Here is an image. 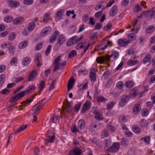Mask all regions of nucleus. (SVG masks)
Instances as JSON below:
<instances>
[{"label":"nucleus","mask_w":155,"mask_h":155,"mask_svg":"<svg viewBox=\"0 0 155 155\" xmlns=\"http://www.w3.org/2000/svg\"><path fill=\"white\" fill-rule=\"evenodd\" d=\"M25 94V91H21L14 97L10 98L9 100V102L11 103H13L16 101L24 96Z\"/></svg>","instance_id":"f257e3e1"},{"label":"nucleus","mask_w":155,"mask_h":155,"mask_svg":"<svg viewBox=\"0 0 155 155\" xmlns=\"http://www.w3.org/2000/svg\"><path fill=\"white\" fill-rule=\"evenodd\" d=\"M113 56V54L112 52L111 55L109 56L108 55H107L106 57H105L104 56H101L97 58L96 61L97 62L100 64L103 63L105 60L108 61H110V58L112 57Z\"/></svg>","instance_id":"f03ea898"},{"label":"nucleus","mask_w":155,"mask_h":155,"mask_svg":"<svg viewBox=\"0 0 155 155\" xmlns=\"http://www.w3.org/2000/svg\"><path fill=\"white\" fill-rule=\"evenodd\" d=\"M82 153V151L79 148L75 147L69 152V155H81Z\"/></svg>","instance_id":"7ed1b4c3"},{"label":"nucleus","mask_w":155,"mask_h":155,"mask_svg":"<svg viewBox=\"0 0 155 155\" xmlns=\"http://www.w3.org/2000/svg\"><path fill=\"white\" fill-rule=\"evenodd\" d=\"M37 71L35 70H33L30 72L28 77L29 81H31L34 80L37 75Z\"/></svg>","instance_id":"20e7f679"},{"label":"nucleus","mask_w":155,"mask_h":155,"mask_svg":"<svg viewBox=\"0 0 155 155\" xmlns=\"http://www.w3.org/2000/svg\"><path fill=\"white\" fill-rule=\"evenodd\" d=\"M129 98V97L128 96L124 95L122 97V98L119 103V105L121 107H123L128 101Z\"/></svg>","instance_id":"39448f33"},{"label":"nucleus","mask_w":155,"mask_h":155,"mask_svg":"<svg viewBox=\"0 0 155 155\" xmlns=\"http://www.w3.org/2000/svg\"><path fill=\"white\" fill-rule=\"evenodd\" d=\"M120 147V144L119 143H114V144L109 148L108 151L111 152H116L117 151Z\"/></svg>","instance_id":"423d86ee"},{"label":"nucleus","mask_w":155,"mask_h":155,"mask_svg":"<svg viewBox=\"0 0 155 155\" xmlns=\"http://www.w3.org/2000/svg\"><path fill=\"white\" fill-rule=\"evenodd\" d=\"M91 103L90 101H87L83 105L81 109V112L84 113L87 110L89 109L91 107Z\"/></svg>","instance_id":"0eeeda50"},{"label":"nucleus","mask_w":155,"mask_h":155,"mask_svg":"<svg viewBox=\"0 0 155 155\" xmlns=\"http://www.w3.org/2000/svg\"><path fill=\"white\" fill-rule=\"evenodd\" d=\"M89 76L92 82H94L96 81V74L95 72V69L94 68H93L91 70Z\"/></svg>","instance_id":"6e6552de"},{"label":"nucleus","mask_w":155,"mask_h":155,"mask_svg":"<svg viewBox=\"0 0 155 155\" xmlns=\"http://www.w3.org/2000/svg\"><path fill=\"white\" fill-rule=\"evenodd\" d=\"M16 0H8V2L9 3V7L11 8H16L20 5L19 3L16 1Z\"/></svg>","instance_id":"1a4fd4ad"},{"label":"nucleus","mask_w":155,"mask_h":155,"mask_svg":"<svg viewBox=\"0 0 155 155\" xmlns=\"http://www.w3.org/2000/svg\"><path fill=\"white\" fill-rule=\"evenodd\" d=\"M34 98V96H32L31 97H30V99H27L26 100V101H24L21 103V104H22L23 105H20V107H21L22 106L24 107H25L26 106L29 105L30 103L33 101Z\"/></svg>","instance_id":"9d476101"},{"label":"nucleus","mask_w":155,"mask_h":155,"mask_svg":"<svg viewBox=\"0 0 155 155\" xmlns=\"http://www.w3.org/2000/svg\"><path fill=\"white\" fill-rule=\"evenodd\" d=\"M143 13H145V15L150 16L153 18H155V11L152 8L151 10H148L146 12H144Z\"/></svg>","instance_id":"9b49d317"},{"label":"nucleus","mask_w":155,"mask_h":155,"mask_svg":"<svg viewBox=\"0 0 155 155\" xmlns=\"http://www.w3.org/2000/svg\"><path fill=\"white\" fill-rule=\"evenodd\" d=\"M75 80L74 78H71L69 80L67 86V90L69 91L73 88Z\"/></svg>","instance_id":"f8f14e48"},{"label":"nucleus","mask_w":155,"mask_h":155,"mask_svg":"<svg viewBox=\"0 0 155 155\" xmlns=\"http://www.w3.org/2000/svg\"><path fill=\"white\" fill-rule=\"evenodd\" d=\"M76 37L74 36L71 38L67 42L66 45L68 46H70L74 45V44L77 43L75 40Z\"/></svg>","instance_id":"ddd939ff"},{"label":"nucleus","mask_w":155,"mask_h":155,"mask_svg":"<svg viewBox=\"0 0 155 155\" xmlns=\"http://www.w3.org/2000/svg\"><path fill=\"white\" fill-rule=\"evenodd\" d=\"M117 7L116 5L113 6L110 10L109 15L111 16H113L115 15L117 12Z\"/></svg>","instance_id":"4468645a"},{"label":"nucleus","mask_w":155,"mask_h":155,"mask_svg":"<svg viewBox=\"0 0 155 155\" xmlns=\"http://www.w3.org/2000/svg\"><path fill=\"white\" fill-rule=\"evenodd\" d=\"M151 56L150 54H147L144 58L143 63L144 64H146L147 65L150 64V61L151 59Z\"/></svg>","instance_id":"2eb2a0df"},{"label":"nucleus","mask_w":155,"mask_h":155,"mask_svg":"<svg viewBox=\"0 0 155 155\" xmlns=\"http://www.w3.org/2000/svg\"><path fill=\"white\" fill-rule=\"evenodd\" d=\"M129 43L128 40L127 39H120L118 40V43L120 46L124 47L127 45Z\"/></svg>","instance_id":"dca6fc26"},{"label":"nucleus","mask_w":155,"mask_h":155,"mask_svg":"<svg viewBox=\"0 0 155 155\" xmlns=\"http://www.w3.org/2000/svg\"><path fill=\"white\" fill-rule=\"evenodd\" d=\"M51 31L50 28L48 27L44 29L41 32L42 36L44 37L49 34Z\"/></svg>","instance_id":"f3484780"},{"label":"nucleus","mask_w":155,"mask_h":155,"mask_svg":"<svg viewBox=\"0 0 155 155\" xmlns=\"http://www.w3.org/2000/svg\"><path fill=\"white\" fill-rule=\"evenodd\" d=\"M59 34V32L58 31H55L52 35V36L50 38L49 42L50 43H52L54 42L56 39V37Z\"/></svg>","instance_id":"a211bd4d"},{"label":"nucleus","mask_w":155,"mask_h":155,"mask_svg":"<svg viewBox=\"0 0 155 155\" xmlns=\"http://www.w3.org/2000/svg\"><path fill=\"white\" fill-rule=\"evenodd\" d=\"M24 18L22 17H19L15 18L13 21L14 25H18L22 22L24 20Z\"/></svg>","instance_id":"6ab92c4d"},{"label":"nucleus","mask_w":155,"mask_h":155,"mask_svg":"<svg viewBox=\"0 0 155 155\" xmlns=\"http://www.w3.org/2000/svg\"><path fill=\"white\" fill-rule=\"evenodd\" d=\"M54 136L52 135L51 136L50 135H48L47 136V139H46L45 142V144L47 145L49 143H51L52 141L54 140Z\"/></svg>","instance_id":"aec40b11"},{"label":"nucleus","mask_w":155,"mask_h":155,"mask_svg":"<svg viewBox=\"0 0 155 155\" xmlns=\"http://www.w3.org/2000/svg\"><path fill=\"white\" fill-rule=\"evenodd\" d=\"M64 10L63 9H61L58 11L55 15V18H56L58 17L59 19L62 18L63 14L64 13Z\"/></svg>","instance_id":"412c9836"},{"label":"nucleus","mask_w":155,"mask_h":155,"mask_svg":"<svg viewBox=\"0 0 155 155\" xmlns=\"http://www.w3.org/2000/svg\"><path fill=\"white\" fill-rule=\"evenodd\" d=\"M138 90L135 89H132L130 91V95L131 98H134L138 94Z\"/></svg>","instance_id":"4be33fe9"},{"label":"nucleus","mask_w":155,"mask_h":155,"mask_svg":"<svg viewBox=\"0 0 155 155\" xmlns=\"http://www.w3.org/2000/svg\"><path fill=\"white\" fill-rule=\"evenodd\" d=\"M95 115L94 117L96 119L98 120H101L103 119V117L101 114L99 113L98 111H95L94 113Z\"/></svg>","instance_id":"5701e85b"},{"label":"nucleus","mask_w":155,"mask_h":155,"mask_svg":"<svg viewBox=\"0 0 155 155\" xmlns=\"http://www.w3.org/2000/svg\"><path fill=\"white\" fill-rule=\"evenodd\" d=\"M141 109L140 105L139 104H136L134 106L133 110L134 113L135 114H137Z\"/></svg>","instance_id":"b1692460"},{"label":"nucleus","mask_w":155,"mask_h":155,"mask_svg":"<svg viewBox=\"0 0 155 155\" xmlns=\"http://www.w3.org/2000/svg\"><path fill=\"white\" fill-rule=\"evenodd\" d=\"M65 40V38L64 37V35H61L59 36L58 39L57 43L61 46L64 42Z\"/></svg>","instance_id":"393cba45"},{"label":"nucleus","mask_w":155,"mask_h":155,"mask_svg":"<svg viewBox=\"0 0 155 155\" xmlns=\"http://www.w3.org/2000/svg\"><path fill=\"white\" fill-rule=\"evenodd\" d=\"M50 15L49 13H45L43 16V22L45 23H47L50 19Z\"/></svg>","instance_id":"a878e982"},{"label":"nucleus","mask_w":155,"mask_h":155,"mask_svg":"<svg viewBox=\"0 0 155 155\" xmlns=\"http://www.w3.org/2000/svg\"><path fill=\"white\" fill-rule=\"evenodd\" d=\"M85 122L83 120H80L78 122V127L81 130H83L85 128Z\"/></svg>","instance_id":"bb28decb"},{"label":"nucleus","mask_w":155,"mask_h":155,"mask_svg":"<svg viewBox=\"0 0 155 155\" xmlns=\"http://www.w3.org/2000/svg\"><path fill=\"white\" fill-rule=\"evenodd\" d=\"M30 58L29 57H26L24 58L22 61V64L25 66H27L30 62Z\"/></svg>","instance_id":"cd10ccee"},{"label":"nucleus","mask_w":155,"mask_h":155,"mask_svg":"<svg viewBox=\"0 0 155 155\" xmlns=\"http://www.w3.org/2000/svg\"><path fill=\"white\" fill-rule=\"evenodd\" d=\"M35 24L34 22L32 21L30 22L28 25V29L29 31H32L35 28Z\"/></svg>","instance_id":"c85d7f7f"},{"label":"nucleus","mask_w":155,"mask_h":155,"mask_svg":"<svg viewBox=\"0 0 155 155\" xmlns=\"http://www.w3.org/2000/svg\"><path fill=\"white\" fill-rule=\"evenodd\" d=\"M104 148L105 150L108 151L109 148V147L111 144V141L109 139H106L104 140Z\"/></svg>","instance_id":"c756f323"},{"label":"nucleus","mask_w":155,"mask_h":155,"mask_svg":"<svg viewBox=\"0 0 155 155\" xmlns=\"http://www.w3.org/2000/svg\"><path fill=\"white\" fill-rule=\"evenodd\" d=\"M133 131L137 134L140 133L141 131V129L140 127L136 125H134L132 127Z\"/></svg>","instance_id":"7c9ffc66"},{"label":"nucleus","mask_w":155,"mask_h":155,"mask_svg":"<svg viewBox=\"0 0 155 155\" xmlns=\"http://www.w3.org/2000/svg\"><path fill=\"white\" fill-rule=\"evenodd\" d=\"M28 44V41H24L21 42L18 45L20 48H23L26 46Z\"/></svg>","instance_id":"2f4dec72"},{"label":"nucleus","mask_w":155,"mask_h":155,"mask_svg":"<svg viewBox=\"0 0 155 155\" xmlns=\"http://www.w3.org/2000/svg\"><path fill=\"white\" fill-rule=\"evenodd\" d=\"M27 127L28 125L27 124H26L24 126H21L19 129L15 132L14 134H15L21 132L24 130Z\"/></svg>","instance_id":"473e14b6"},{"label":"nucleus","mask_w":155,"mask_h":155,"mask_svg":"<svg viewBox=\"0 0 155 155\" xmlns=\"http://www.w3.org/2000/svg\"><path fill=\"white\" fill-rule=\"evenodd\" d=\"M148 125V122L145 119H142L140 123V126L143 127H146Z\"/></svg>","instance_id":"72a5a7b5"},{"label":"nucleus","mask_w":155,"mask_h":155,"mask_svg":"<svg viewBox=\"0 0 155 155\" xmlns=\"http://www.w3.org/2000/svg\"><path fill=\"white\" fill-rule=\"evenodd\" d=\"M142 140H143L145 143L147 144H149L150 141V136H146L143 137H142L140 138Z\"/></svg>","instance_id":"f704fd0d"},{"label":"nucleus","mask_w":155,"mask_h":155,"mask_svg":"<svg viewBox=\"0 0 155 155\" xmlns=\"http://www.w3.org/2000/svg\"><path fill=\"white\" fill-rule=\"evenodd\" d=\"M16 35V34L14 32H12L10 33L8 36V39L10 41L14 40Z\"/></svg>","instance_id":"c9c22d12"},{"label":"nucleus","mask_w":155,"mask_h":155,"mask_svg":"<svg viewBox=\"0 0 155 155\" xmlns=\"http://www.w3.org/2000/svg\"><path fill=\"white\" fill-rule=\"evenodd\" d=\"M65 108V109L66 110V111L68 113H69L71 112L72 109V108L71 107V105L68 102V103L66 104Z\"/></svg>","instance_id":"e433bc0d"},{"label":"nucleus","mask_w":155,"mask_h":155,"mask_svg":"<svg viewBox=\"0 0 155 155\" xmlns=\"http://www.w3.org/2000/svg\"><path fill=\"white\" fill-rule=\"evenodd\" d=\"M61 117V116H58V117L53 116L50 119V122L51 123H56L57 122H58V117Z\"/></svg>","instance_id":"4c0bfd02"},{"label":"nucleus","mask_w":155,"mask_h":155,"mask_svg":"<svg viewBox=\"0 0 155 155\" xmlns=\"http://www.w3.org/2000/svg\"><path fill=\"white\" fill-rule=\"evenodd\" d=\"M77 55L76 51L75 50H73L71 51L69 54L68 58H71L76 56Z\"/></svg>","instance_id":"58836bf2"},{"label":"nucleus","mask_w":155,"mask_h":155,"mask_svg":"<svg viewBox=\"0 0 155 155\" xmlns=\"http://www.w3.org/2000/svg\"><path fill=\"white\" fill-rule=\"evenodd\" d=\"M45 85V83L44 81H41L39 82V90L41 91Z\"/></svg>","instance_id":"ea45409f"},{"label":"nucleus","mask_w":155,"mask_h":155,"mask_svg":"<svg viewBox=\"0 0 155 155\" xmlns=\"http://www.w3.org/2000/svg\"><path fill=\"white\" fill-rule=\"evenodd\" d=\"M138 62L137 60H130L127 61V64L129 66H133L137 64Z\"/></svg>","instance_id":"a19ab883"},{"label":"nucleus","mask_w":155,"mask_h":155,"mask_svg":"<svg viewBox=\"0 0 155 155\" xmlns=\"http://www.w3.org/2000/svg\"><path fill=\"white\" fill-rule=\"evenodd\" d=\"M134 84V83L131 81H128L126 82L125 84V85L126 87L128 88L132 87Z\"/></svg>","instance_id":"79ce46f5"},{"label":"nucleus","mask_w":155,"mask_h":155,"mask_svg":"<svg viewBox=\"0 0 155 155\" xmlns=\"http://www.w3.org/2000/svg\"><path fill=\"white\" fill-rule=\"evenodd\" d=\"M116 86L118 89H121L124 86V84L122 81H119L117 83Z\"/></svg>","instance_id":"37998d69"},{"label":"nucleus","mask_w":155,"mask_h":155,"mask_svg":"<svg viewBox=\"0 0 155 155\" xmlns=\"http://www.w3.org/2000/svg\"><path fill=\"white\" fill-rule=\"evenodd\" d=\"M154 29V27L153 26H149L146 30V33H150L152 32Z\"/></svg>","instance_id":"c03bdc74"},{"label":"nucleus","mask_w":155,"mask_h":155,"mask_svg":"<svg viewBox=\"0 0 155 155\" xmlns=\"http://www.w3.org/2000/svg\"><path fill=\"white\" fill-rule=\"evenodd\" d=\"M5 79V76L3 74L0 75V87L2 85Z\"/></svg>","instance_id":"a18cd8bd"},{"label":"nucleus","mask_w":155,"mask_h":155,"mask_svg":"<svg viewBox=\"0 0 155 155\" xmlns=\"http://www.w3.org/2000/svg\"><path fill=\"white\" fill-rule=\"evenodd\" d=\"M121 143L122 145L125 146L128 145V141L126 138H123L122 139Z\"/></svg>","instance_id":"49530a36"},{"label":"nucleus","mask_w":155,"mask_h":155,"mask_svg":"<svg viewBox=\"0 0 155 155\" xmlns=\"http://www.w3.org/2000/svg\"><path fill=\"white\" fill-rule=\"evenodd\" d=\"M115 104L114 102H111L108 103L107 104V109L109 110L111 109L113 106L114 104Z\"/></svg>","instance_id":"de8ad7c7"},{"label":"nucleus","mask_w":155,"mask_h":155,"mask_svg":"<svg viewBox=\"0 0 155 155\" xmlns=\"http://www.w3.org/2000/svg\"><path fill=\"white\" fill-rule=\"evenodd\" d=\"M81 105V103H79L75 105L74 107V111L78 112L79 110Z\"/></svg>","instance_id":"09e8293b"},{"label":"nucleus","mask_w":155,"mask_h":155,"mask_svg":"<svg viewBox=\"0 0 155 155\" xmlns=\"http://www.w3.org/2000/svg\"><path fill=\"white\" fill-rule=\"evenodd\" d=\"M13 19L11 16H8L6 17L4 19V20L6 22H10Z\"/></svg>","instance_id":"8fccbe9b"},{"label":"nucleus","mask_w":155,"mask_h":155,"mask_svg":"<svg viewBox=\"0 0 155 155\" xmlns=\"http://www.w3.org/2000/svg\"><path fill=\"white\" fill-rule=\"evenodd\" d=\"M98 102L100 103L105 101V99L103 96H98L96 98Z\"/></svg>","instance_id":"3c124183"},{"label":"nucleus","mask_w":155,"mask_h":155,"mask_svg":"<svg viewBox=\"0 0 155 155\" xmlns=\"http://www.w3.org/2000/svg\"><path fill=\"white\" fill-rule=\"evenodd\" d=\"M18 58L17 57H14L12 58L10 61V64L12 65H13L15 63H17V62Z\"/></svg>","instance_id":"603ef678"},{"label":"nucleus","mask_w":155,"mask_h":155,"mask_svg":"<svg viewBox=\"0 0 155 155\" xmlns=\"http://www.w3.org/2000/svg\"><path fill=\"white\" fill-rule=\"evenodd\" d=\"M60 58L61 57L60 56H58L56 57L54 60V62L53 63V64L59 65V61Z\"/></svg>","instance_id":"864d4df0"},{"label":"nucleus","mask_w":155,"mask_h":155,"mask_svg":"<svg viewBox=\"0 0 155 155\" xmlns=\"http://www.w3.org/2000/svg\"><path fill=\"white\" fill-rule=\"evenodd\" d=\"M33 0H24L23 2L26 5H31L33 3Z\"/></svg>","instance_id":"5fc2aeb1"},{"label":"nucleus","mask_w":155,"mask_h":155,"mask_svg":"<svg viewBox=\"0 0 155 155\" xmlns=\"http://www.w3.org/2000/svg\"><path fill=\"white\" fill-rule=\"evenodd\" d=\"M107 128L110 132H112L115 130V128L111 125H108L107 126Z\"/></svg>","instance_id":"6e6d98bb"},{"label":"nucleus","mask_w":155,"mask_h":155,"mask_svg":"<svg viewBox=\"0 0 155 155\" xmlns=\"http://www.w3.org/2000/svg\"><path fill=\"white\" fill-rule=\"evenodd\" d=\"M10 91L9 90L6 88L2 90L1 92V93L3 94H6L9 93Z\"/></svg>","instance_id":"4d7b16f0"},{"label":"nucleus","mask_w":155,"mask_h":155,"mask_svg":"<svg viewBox=\"0 0 155 155\" xmlns=\"http://www.w3.org/2000/svg\"><path fill=\"white\" fill-rule=\"evenodd\" d=\"M102 26V25L100 23H97L94 29L99 30L100 29Z\"/></svg>","instance_id":"13d9d810"},{"label":"nucleus","mask_w":155,"mask_h":155,"mask_svg":"<svg viewBox=\"0 0 155 155\" xmlns=\"http://www.w3.org/2000/svg\"><path fill=\"white\" fill-rule=\"evenodd\" d=\"M83 44L84 43L83 42H81L78 44L76 47V49L77 50H79L83 48L84 47Z\"/></svg>","instance_id":"bf43d9fd"},{"label":"nucleus","mask_w":155,"mask_h":155,"mask_svg":"<svg viewBox=\"0 0 155 155\" xmlns=\"http://www.w3.org/2000/svg\"><path fill=\"white\" fill-rule=\"evenodd\" d=\"M35 109L36 110H35V111L33 114V115H38L39 113V111L40 110V108L38 107H35Z\"/></svg>","instance_id":"052dcab7"},{"label":"nucleus","mask_w":155,"mask_h":155,"mask_svg":"<svg viewBox=\"0 0 155 155\" xmlns=\"http://www.w3.org/2000/svg\"><path fill=\"white\" fill-rule=\"evenodd\" d=\"M43 43H40L37 45L35 46V48L36 50H40L42 47Z\"/></svg>","instance_id":"680f3d73"},{"label":"nucleus","mask_w":155,"mask_h":155,"mask_svg":"<svg viewBox=\"0 0 155 155\" xmlns=\"http://www.w3.org/2000/svg\"><path fill=\"white\" fill-rule=\"evenodd\" d=\"M141 8H142L139 5H137L134 7V11H135L136 12H139L141 10Z\"/></svg>","instance_id":"e2e57ef3"},{"label":"nucleus","mask_w":155,"mask_h":155,"mask_svg":"<svg viewBox=\"0 0 155 155\" xmlns=\"http://www.w3.org/2000/svg\"><path fill=\"white\" fill-rule=\"evenodd\" d=\"M112 26V24L111 23H108L107 25L104 27V30L105 31H107L110 29Z\"/></svg>","instance_id":"0e129e2a"},{"label":"nucleus","mask_w":155,"mask_h":155,"mask_svg":"<svg viewBox=\"0 0 155 155\" xmlns=\"http://www.w3.org/2000/svg\"><path fill=\"white\" fill-rule=\"evenodd\" d=\"M126 118L124 116L121 115L119 118V121L120 123H123L125 121Z\"/></svg>","instance_id":"69168bd1"},{"label":"nucleus","mask_w":155,"mask_h":155,"mask_svg":"<svg viewBox=\"0 0 155 155\" xmlns=\"http://www.w3.org/2000/svg\"><path fill=\"white\" fill-rule=\"evenodd\" d=\"M71 129L72 132L74 133H76L78 131V129L75 125H73Z\"/></svg>","instance_id":"338daca9"},{"label":"nucleus","mask_w":155,"mask_h":155,"mask_svg":"<svg viewBox=\"0 0 155 155\" xmlns=\"http://www.w3.org/2000/svg\"><path fill=\"white\" fill-rule=\"evenodd\" d=\"M8 50L10 53L13 54L15 50V48L13 46H11L10 45L9 46Z\"/></svg>","instance_id":"774afa93"}]
</instances>
